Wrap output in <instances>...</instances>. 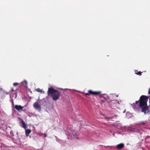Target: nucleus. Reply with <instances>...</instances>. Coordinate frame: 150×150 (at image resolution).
I'll return each instance as SVG.
<instances>
[{
	"label": "nucleus",
	"mask_w": 150,
	"mask_h": 150,
	"mask_svg": "<svg viewBox=\"0 0 150 150\" xmlns=\"http://www.w3.org/2000/svg\"><path fill=\"white\" fill-rule=\"evenodd\" d=\"M13 88H11V91H13Z\"/></svg>",
	"instance_id": "nucleus-18"
},
{
	"label": "nucleus",
	"mask_w": 150,
	"mask_h": 150,
	"mask_svg": "<svg viewBox=\"0 0 150 150\" xmlns=\"http://www.w3.org/2000/svg\"><path fill=\"white\" fill-rule=\"evenodd\" d=\"M31 132V130L30 129H27L25 130V135L27 137L29 136Z\"/></svg>",
	"instance_id": "nucleus-8"
},
{
	"label": "nucleus",
	"mask_w": 150,
	"mask_h": 150,
	"mask_svg": "<svg viewBox=\"0 0 150 150\" xmlns=\"http://www.w3.org/2000/svg\"><path fill=\"white\" fill-rule=\"evenodd\" d=\"M124 144L122 143H121L118 144L116 148L117 149H120L123 148L124 147Z\"/></svg>",
	"instance_id": "nucleus-7"
},
{
	"label": "nucleus",
	"mask_w": 150,
	"mask_h": 150,
	"mask_svg": "<svg viewBox=\"0 0 150 150\" xmlns=\"http://www.w3.org/2000/svg\"><path fill=\"white\" fill-rule=\"evenodd\" d=\"M21 123L22 124V125H23V127L25 129H26L27 127L25 125V122L22 120H21Z\"/></svg>",
	"instance_id": "nucleus-9"
},
{
	"label": "nucleus",
	"mask_w": 150,
	"mask_h": 150,
	"mask_svg": "<svg viewBox=\"0 0 150 150\" xmlns=\"http://www.w3.org/2000/svg\"><path fill=\"white\" fill-rule=\"evenodd\" d=\"M85 94L86 95L89 96L90 95L89 93H85Z\"/></svg>",
	"instance_id": "nucleus-15"
},
{
	"label": "nucleus",
	"mask_w": 150,
	"mask_h": 150,
	"mask_svg": "<svg viewBox=\"0 0 150 150\" xmlns=\"http://www.w3.org/2000/svg\"><path fill=\"white\" fill-rule=\"evenodd\" d=\"M148 100V97L144 95H142L139 99V106L140 107H142L145 105H147V102Z\"/></svg>",
	"instance_id": "nucleus-2"
},
{
	"label": "nucleus",
	"mask_w": 150,
	"mask_h": 150,
	"mask_svg": "<svg viewBox=\"0 0 150 150\" xmlns=\"http://www.w3.org/2000/svg\"><path fill=\"white\" fill-rule=\"evenodd\" d=\"M88 92L89 93L90 95L92 94L94 95H98L101 93L100 91H94L91 90H89Z\"/></svg>",
	"instance_id": "nucleus-5"
},
{
	"label": "nucleus",
	"mask_w": 150,
	"mask_h": 150,
	"mask_svg": "<svg viewBox=\"0 0 150 150\" xmlns=\"http://www.w3.org/2000/svg\"><path fill=\"white\" fill-rule=\"evenodd\" d=\"M21 84L23 85L25 84L26 85L27 84V82L25 81H24L21 82Z\"/></svg>",
	"instance_id": "nucleus-12"
},
{
	"label": "nucleus",
	"mask_w": 150,
	"mask_h": 150,
	"mask_svg": "<svg viewBox=\"0 0 150 150\" xmlns=\"http://www.w3.org/2000/svg\"><path fill=\"white\" fill-rule=\"evenodd\" d=\"M18 84V83H13V85L14 86H15Z\"/></svg>",
	"instance_id": "nucleus-14"
},
{
	"label": "nucleus",
	"mask_w": 150,
	"mask_h": 150,
	"mask_svg": "<svg viewBox=\"0 0 150 150\" xmlns=\"http://www.w3.org/2000/svg\"><path fill=\"white\" fill-rule=\"evenodd\" d=\"M148 94H150V88H149V89Z\"/></svg>",
	"instance_id": "nucleus-17"
},
{
	"label": "nucleus",
	"mask_w": 150,
	"mask_h": 150,
	"mask_svg": "<svg viewBox=\"0 0 150 150\" xmlns=\"http://www.w3.org/2000/svg\"><path fill=\"white\" fill-rule=\"evenodd\" d=\"M47 94L49 96H51L54 100L56 101L59 98L61 93L59 91L50 87L48 89Z\"/></svg>",
	"instance_id": "nucleus-1"
},
{
	"label": "nucleus",
	"mask_w": 150,
	"mask_h": 150,
	"mask_svg": "<svg viewBox=\"0 0 150 150\" xmlns=\"http://www.w3.org/2000/svg\"><path fill=\"white\" fill-rule=\"evenodd\" d=\"M142 108V112H144L145 114H147L149 112V108L147 105H145Z\"/></svg>",
	"instance_id": "nucleus-3"
},
{
	"label": "nucleus",
	"mask_w": 150,
	"mask_h": 150,
	"mask_svg": "<svg viewBox=\"0 0 150 150\" xmlns=\"http://www.w3.org/2000/svg\"><path fill=\"white\" fill-rule=\"evenodd\" d=\"M14 108L19 112H21L22 110L23 107H22L20 105H15Z\"/></svg>",
	"instance_id": "nucleus-6"
},
{
	"label": "nucleus",
	"mask_w": 150,
	"mask_h": 150,
	"mask_svg": "<svg viewBox=\"0 0 150 150\" xmlns=\"http://www.w3.org/2000/svg\"><path fill=\"white\" fill-rule=\"evenodd\" d=\"M33 107L36 110H38L39 111L41 110V106L39 105L38 102V101H36L34 103Z\"/></svg>",
	"instance_id": "nucleus-4"
},
{
	"label": "nucleus",
	"mask_w": 150,
	"mask_h": 150,
	"mask_svg": "<svg viewBox=\"0 0 150 150\" xmlns=\"http://www.w3.org/2000/svg\"><path fill=\"white\" fill-rule=\"evenodd\" d=\"M135 103L136 104H137L139 103V101H137L135 102Z\"/></svg>",
	"instance_id": "nucleus-16"
},
{
	"label": "nucleus",
	"mask_w": 150,
	"mask_h": 150,
	"mask_svg": "<svg viewBox=\"0 0 150 150\" xmlns=\"http://www.w3.org/2000/svg\"><path fill=\"white\" fill-rule=\"evenodd\" d=\"M36 91L38 92H41L42 91V90L40 88H38L36 89Z\"/></svg>",
	"instance_id": "nucleus-11"
},
{
	"label": "nucleus",
	"mask_w": 150,
	"mask_h": 150,
	"mask_svg": "<svg viewBox=\"0 0 150 150\" xmlns=\"http://www.w3.org/2000/svg\"><path fill=\"white\" fill-rule=\"evenodd\" d=\"M135 74L137 75H139L141 76L142 74V72L141 71H138L137 73H135Z\"/></svg>",
	"instance_id": "nucleus-13"
},
{
	"label": "nucleus",
	"mask_w": 150,
	"mask_h": 150,
	"mask_svg": "<svg viewBox=\"0 0 150 150\" xmlns=\"http://www.w3.org/2000/svg\"><path fill=\"white\" fill-rule=\"evenodd\" d=\"M139 124L142 125H144L146 124V122L144 121H142L139 122Z\"/></svg>",
	"instance_id": "nucleus-10"
}]
</instances>
